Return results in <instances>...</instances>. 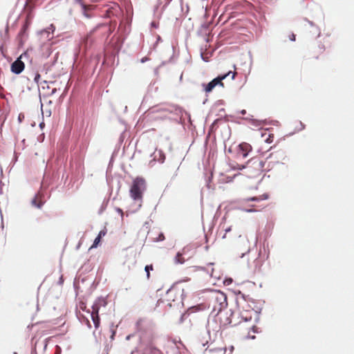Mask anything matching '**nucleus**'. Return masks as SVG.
<instances>
[{
	"label": "nucleus",
	"instance_id": "f257e3e1",
	"mask_svg": "<svg viewBox=\"0 0 354 354\" xmlns=\"http://www.w3.org/2000/svg\"><path fill=\"white\" fill-rule=\"evenodd\" d=\"M286 157L283 154L270 153L266 159L254 158L250 159L247 165V168L254 170V176L263 171H269L276 169L280 165H284Z\"/></svg>",
	"mask_w": 354,
	"mask_h": 354
},
{
	"label": "nucleus",
	"instance_id": "f03ea898",
	"mask_svg": "<svg viewBox=\"0 0 354 354\" xmlns=\"http://www.w3.org/2000/svg\"><path fill=\"white\" fill-rule=\"evenodd\" d=\"M207 306L205 304H200L188 308L185 318H189L192 329L200 330L205 326L207 323Z\"/></svg>",
	"mask_w": 354,
	"mask_h": 354
},
{
	"label": "nucleus",
	"instance_id": "7ed1b4c3",
	"mask_svg": "<svg viewBox=\"0 0 354 354\" xmlns=\"http://www.w3.org/2000/svg\"><path fill=\"white\" fill-rule=\"evenodd\" d=\"M146 189V181L142 177H136L133 179L130 187V196L134 200L141 202L143 193Z\"/></svg>",
	"mask_w": 354,
	"mask_h": 354
},
{
	"label": "nucleus",
	"instance_id": "20e7f679",
	"mask_svg": "<svg viewBox=\"0 0 354 354\" xmlns=\"http://www.w3.org/2000/svg\"><path fill=\"white\" fill-rule=\"evenodd\" d=\"M232 74V79L234 80L236 75V72L229 71L227 73L218 76L214 80H212L210 82L207 84H203L204 91L205 93H210L212 90L217 86L220 85L222 87H224V84L223 83V80L226 78L227 76Z\"/></svg>",
	"mask_w": 354,
	"mask_h": 354
},
{
	"label": "nucleus",
	"instance_id": "39448f33",
	"mask_svg": "<svg viewBox=\"0 0 354 354\" xmlns=\"http://www.w3.org/2000/svg\"><path fill=\"white\" fill-rule=\"evenodd\" d=\"M213 310L219 313L227 306L226 295L222 292H218L213 298Z\"/></svg>",
	"mask_w": 354,
	"mask_h": 354
},
{
	"label": "nucleus",
	"instance_id": "423d86ee",
	"mask_svg": "<svg viewBox=\"0 0 354 354\" xmlns=\"http://www.w3.org/2000/svg\"><path fill=\"white\" fill-rule=\"evenodd\" d=\"M131 354H159V351L151 344L147 346L140 344Z\"/></svg>",
	"mask_w": 354,
	"mask_h": 354
},
{
	"label": "nucleus",
	"instance_id": "0eeeda50",
	"mask_svg": "<svg viewBox=\"0 0 354 354\" xmlns=\"http://www.w3.org/2000/svg\"><path fill=\"white\" fill-rule=\"evenodd\" d=\"M252 149V147L249 143L242 142L238 146V156L246 158Z\"/></svg>",
	"mask_w": 354,
	"mask_h": 354
},
{
	"label": "nucleus",
	"instance_id": "6e6552de",
	"mask_svg": "<svg viewBox=\"0 0 354 354\" xmlns=\"http://www.w3.org/2000/svg\"><path fill=\"white\" fill-rule=\"evenodd\" d=\"M46 201L44 199V194L42 191H39L32 198L31 201L32 205L41 208L43 205L45 203Z\"/></svg>",
	"mask_w": 354,
	"mask_h": 354
},
{
	"label": "nucleus",
	"instance_id": "1a4fd4ad",
	"mask_svg": "<svg viewBox=\"0 0 354 354\" xmlns=\"http://www.w3.org/2000/svg\"><path fill=\"white\" fill-rule=\"evenodd\" d=\"M25 68L24 63L21 60V57H18L11 64V71L15 74L21 73Z\"/></svg>",
	"mask_w": 354,
	"mask_h": 354
},
{
	"label": "nucleus",
	"instance_id": "9d476101",
	"mask_svg": "<svg viewBox=\"0 0 354 354\" xmlns=\"http://www.w3.org/2000/svg\"><path fill=\"white\" fill-rule=\"evenodd\" d=\"M98 312L99 305L97 304H95L92 306L91 318L96 328H97L100 325V318L98 316Z\"/></svg>",
	"mask_w": 354,
	"mask_h": 354
},
{
	"label": "nucleus",
	"instance_id": "9b49d317",
	"mask_svg": "<svg viewBox=\"0 0 354 354\" xmlns=\"http://www.w3.org/2000/svg\"><path fill=\"white\" fill-rule=\"evenodd\" d=\"M177 294H178V290L176 288H172L169 289L166 293V297H167V301H176L179 300L180 297H176Z\"/></svg>",
	"mask_w": 354,
	"mask_h": 354
},
{
	"label": "nucleus",
	"instance_id": "f8f14e48",
	"mask_svg": "<svg viewBox=\"0 0 354 354\" xmlns=\"http://www.w3.org/2000/svg\"><path fill=\"white\" fill-rule=\"evenodd\" d=\"M138 329L140 330H151V328L149 322L145 319H140L137 322Z\"/></svg>",
	"mask_w": 354,
	"mask_h": 354
},
{
	"label": "nucleus",
	"instance_id": "ddd939ff",
	"mask_svg": "<svg viewBox=\"0 0 354 354\" xmlns=\"http://www.w3.org/2000/svg\"><path fill=\"white\" fill-rule=\"evenodd\" d=\"M269 198V195L268 194H263L262 195H259L258 196H253L248 198L243 199V202H249V201H254V202H259L261 201L267 200Z\"/></svg>",
	"mask_w": 354,
	"mask_h": 354
},
{
	"label": "nucleus",
	"instance_id": "4468645a",
	"mask_svg": "<svg viewBox=\"0 0 354 354\" xmlns=\"http://www.w3.org/2000/svg\"><path fill=\"white\" fill-rule=\"evenodd\" d=\"M106 233V230H101L99 232L97 236L95 239L94 242L90 248L92 249L94 248H97L101 241L102 237L105 236Z\"/></svg>",
	"mask_w": 354,
	"mask_h": 354
},
{
	"label": "nucleus",
	"instance_id": "2eb2a0df",
	"mask_svg": "<svg viewBox=\"0 0 354 354\" xmlns=\"http://www.w3.org/2000/svg\"><path fill=\"white\" fill-rule=\"evenodd\" d=\"M325 50V47L323 44H319L317 49H315L313 52V57L315 59H318L319 55L322 54Z\"/></svg>",
	"mask_w": 354,
	"mask_h": 354
},
{
	"label": "nucleus",
	"instance_id": "dca6fc26",
	"mask_svg": "<svg viewBox=\"0 0 354 354\" xmlns=\"http://www.w3.org/2000/svg\"><path fill=\"white\" fill-rule=\"evenodd\" d=\"M263 140L267 143H272L274 141V136L268 132H264L261 135Z\"/></svg>",
	"mask_w": 354,
	"mask_h": 354
},
{
	"label": "nucleus",
	"instance_id": "f3484780",
	"mask_svg": "<svg viewBox=\"0 0 354 354\" xmlns=\"http://www.w3.org/2000/svg\"><path fill=\"white\" fill-rule=\"evenodd\" d=\"M225 232L222 236L223 239H228V240H232L235 236H232L230 233L232 231V229L230 227H226L225 230Z\"/></svg>",
	"mask_w": 354,
	"mask_h": 354
},
{
	"label": "nucleus",
	"instance_id": "a211bd4d",
	"mask_svg": "<svg viewBox=\"0 0 354 354\" xmlns=\"http://www.w3.org/2000/svg\"><path fill=\"white\" fill-rule=\"evenodd\" d=\"M225 349L224 348H211L205 353V354H225Z\"/></svg>",
	"mask_w": 354,
	"mask_h": 354
},
{
	"label": "nucleus",
	"instance_id": "6ab92c4d",
	"mask_svg": "<svg viewBox=\"0 0 354 354\" xmlns=\"http://www.w3.org/2000/svg\"><path fill=\"white\" fill-rule=\"evenodd\" d=\"M185 260L184 257H183V254L180 252H178L176 257H175V262L176 263H185Z\"/></svg>",
	"mask_w": 354,
	"mask_h": 354
},
{
	"label": "nucleus",
	"instance_id": "aec40b11",
	"mask_svg": "<svg viewBox=\"0 0 354 354\" xmlns=\"http://www.w3.org/2000/svg\"><path fill=\"white\" fill-rule=\"evenodd\" d=\"M153 270V265H147L145 268V270L147 273V278L149 279L150 277V271Z\"/></svg>",
	"mask_w": 354,
	"mask_h": 354
},
{
	"label": "nucleus",
	"instance_id": "412c9836",
	"mask_svg": "<svg viewBox=\"0 0 354 354\" xmlns=\"http://www.w3.org/2000/svg\"><path fill=\"white\" fill-rule=\"evenodd\" d=\"M209 336H210V333H204V336L202 337L203 339L205 340V342L203 341H201V344L203 345V346H205L206 344H208V340L207 339V338H209Z\"/></svg>",
	"mask_w": 354,
	"mask_h": 354
},
{
	"label": "nucleus",
	"instance_id": "4be33fe9",
	"mask_svg": "<svg viewBox=\"0 0 354 354\" xmlns=\"http://www.w3.org/2000/svg\"><path fill=\"white\" fill-rule=\"evenodd\" d=\"M164 239H165V236L162 233H160L158 236L157 238H156V241H163Z\"/></svg>",
	"mask_w": 354,
	"mask_h": 354
},
{
	"label": "nucleus",
	"instance_id": "5701e85b",
	"mask_svg": "<svg viewBox=\"0 0 354 354\" xmlns=\"http://www.w3.org/2000/svg\"><path fill=\"white\" fill-rule=\"evenodd\" d=\"M40 77H41V76H40V75H39V73H37V74L35 75V81L36 82H39V80L40 79Z\"/></svg>",
	"mask_w": 354,
	"mask_h": 354
},
{
	"label": "nucleus",
	"instance_id": "b1692460",
	"mask_svg": "<svg viewBox=\"0 0 354 354\" xmlns=\"http://www.w3.org/2000/svg\"><path fill=\"white\" fill-rule=\"evenodd\" d=\"M290 39L291 41H295L296 38H295V35L294 33H292L290 35Z\"/></svg>",
	"mask_w": 354,
	"mask_h": 354
},
{
	"label": "nucleus",
	"instance_id": "393cba45",
	"mask_svg": "<svg viewBox=\"0 0 354 354\" xmlns=\"http://www.w3.org/2000/svg\"><path fill=\"white\" fill-rule=\"evenodd\" d=\"M162 112L164 113V117H167L168 115V114L170 113V111L166 110V109H164V110H162Z\"/></svg>",
	"mask_w": 354,
	"mask_h": 354
},
{
	"label": "nucleus",
	"instance_id": "a878e982",
	"mask_svg": "<svg viewBox=\"0 0 354 354\" xmlns=\"http://www.w3.org/2000/svg\"><path fill=\"white\" fill-rule=\"evenodd\" d=\"M56 91H57V89L56 88H53L48 95H54Z\"/></svg>",
	"mask_w": 354,
	"mask_h": 354
},
{
	"label": "nucleus",
	"instance_id": "bb28decb",
	"mask_svg": "<svg viewBox=\"0 0 354 354\" xmlns=\"http://www.w3.org/2000/svg\"><path fill=\"white\" fill-rule=\"evenodd\" d=\"M117 212L121 214L122 216H123V212L120 208L117 209Z\"/></svg>",
	"mask_w": 354,
	"mask_h": 354
},
{
	"label": "nucleus",
	"instance_id": "cd10ccee",
	"mask_svg": "<svg viewBox=\"0 0 354 354\" xmlns=\"http://www.w3.org/2000/svg\"><path fill=\"white\" fill-rule=\"evenodd\" d=\"M252 329V332H257V328L255 326H253Z\"/></svg>",
	"mask_w": 354,
	"mask_h": 354
},
{
	"label": "nucleus",
	"instance_id": "c85d7f7f",
	"mask_svg": "<svg viewBox=\"0 0 354 354\" xmlns=\"http://www.w3.org/2000/svg\"><path fill=\"white\" fill-rule=\"evenodd\" d=\"M26 26H24L23 27L22 30H21V32H22V31H23V32H25V31H26Z\"/></svg>",
	"mask_w": 354,
	"mask_h": 354
},
{
	"label": "nucleus",
	"instance_id": "c756f323",
	"mask_svg": "<svg viewBox=\"0 0 354 354\" xmlns=\"http://www.w3.org/2000/svg\"><path fill=\"white\" fill-rule=\"evenodd\" d=\"M245 211H246V212H254V209H247V210H245Z\"/></svg>",
	"mask_w": 354,
	"mask_h": 354
},
{
	"label": "nucleus",
	"instance_id": "7c9ffc66",
	"mask_svg": "<svg viewBox=\"0 0 354 354\" xmlns=\"http://www.w3.org/2000/svg\"><path fill=\"white\" fill-rule=\"evenodd\" d=\"M130 337H131V335H128V336L127 337V339H130Z\"/></svg>",
	"mask_w": 354,
	"mask_h": 354
},
{
	"label": "nucleus",
	"instance_id": "2f4dec72",
	"mask_svg": "<svg viewBox=\"0 0 354 354\" xmlns=\"http://www.w3.org/2000/svg\"><path fill=\"white\" fill-rule=\"evenodd\" d=\"M114 335H115V333H113L112 335H111V338H113Z\"/></svg>",
	"mask_w": 354,
	"mask_h": 354
}]
</instances>
